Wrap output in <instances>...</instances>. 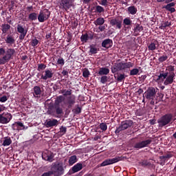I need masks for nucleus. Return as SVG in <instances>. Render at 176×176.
Here are the masks:
<instances>
[{"instance_id": "obj_1", "label": "nucleus", "mask_w": 176, "mask_h": 176, "mask_svg": "<svg viewBox=\"0 0 176 176\" xmlns=\"http://www.w3.org/2000/svg\"><path fill=\"white\" fill-rule=\"evenodd\" d=\"M65 98L63 96H58L52 106L50 107L47 111L48 115L54 116V118H59L60 115H63V104L60 105Z\"/></svg>"}, {"instance_id": "obj_2", "label": "nucleus", "mask_w": 176, "mask_h": 176, "mask_svg": "<svg viewBox=\"0 0 176 176\" xmlns=\"http://www.w3.org/2000/svg\"><path fill=\"white\" fill-rule=\"evenodd\" d=\"M0 65H5L7 63H9L10 60H13V57L16 56V50L14 48H0Z\"/></svg>"}, {"instance_id": "obj_3", "label": "nucleus", "mask_w": 176, "mask_h": 176, "mask_svg": "<svg viewBox=\"0 0 176 176\" xmlns=\"http://www.w3.org/2000/svg\"><path fill=\"white\" fill-rule=\"evenodd\" d=\"M134 67V63L131 62H120L115 63L113 68L112 69L113 74L115 72H118L119 71H127V69H130V68H133Z\"/></svg>"}, {"instance_id": "obj_4", "label": "nucleus", "mask_w": 176, "mask_h": 176, "mask_svg": "<svg viewBox=\"0 0 176 176\" xmlns=\"http://www.w3.org/2000/svg\"><path fill=\"white\" fill-rule=\"evenodd\" d=\"M173 120H174V115L171 113H168L158 119L157 123L160 127H164V126H167V124L171 123Z\"/></svg>"}, {"instance_id": "obj_5", "label": "nucleus", "mask_w": 176, "mask_h": 176, "mask_svg": "<svg viewBox=\"0 0 176 176\" xmlns=\"http://www.w3.org/2000/svg\"><path fill=\"white\" fill-rule=\"evenodd\" d=\"M51 172L52 173V175H63L64 174V166H63V164L52 163L51 165Z\"/></svg>"}, {"instance_id": "obj_6", "label": "nucleus", "mask_w": 176, "mask_h": 176, "mask_svg": "<svg viewBox=\"0 0 176 176\" xmlns=\"http://www.w3.org/2000/svg\"><path fill=\"white\" fill-rule=\"evenodd\" d=\"M133 126L132 120H126L122 122L120 126L118 127L115 131L116 134L118 135L120 133V131H123L124 130H127L129 127H131Z\"/></svg>"}, {"instance_id": "obj_7", "label": "nucleus", "mask_w": 176, "mask_h": 176, "mask_svg": "<svg viewBox=\"0 0 176 176\" xmlns=\"http://www.w3.org/2000/svg\"><path fill=\"white\" fill-rule=\"evenodd\" d=\"M12 118L13 116H12V113L9 112H3L0 114V123L1 124H8Z\"/></svg>"}, {"instance_id": "obj_8", "label": "nucleus", "mask_w": 176, "mask_h": 176, "mask_svg": "<svg viewBox=\"0 0 176 176\" xmlns=\"http://www.w3.org/2000/svg\"><path fill=\"white\" fill-rule=\"evenodd\" d=\"M49 17H50V11H49L47 9H45L40 11L38 16V20L39 23H44V21H46Z\"/></svg>"}, {"instance_id": "obj_9", "label": "nucleus", "mask_w": 176, "mask_h": 176, "mask_svg": "<svg viewBox=\"0 0 176 176\" xmlns=\"http://www.w3.org/2000/svg\"><path fill=\"white\" fill-rule=\"evenodd\" d=\"M156 96V89L155 87H149L144 94L143 96L147 100H153Z\"/></svg>"}, {"instance_id": "obj_10", "label": "nucleus", "mask_w": 176, "mask_h": 176, "mask_svg": "<svg viewBox=\"0 0 176 176\" xmlns=\"http://www.w3.org/2000/svg\"><path fill=\"white\" fill-rule=\"evenodd\" d=\"M122 23H123V21L118 18L110 20V25L113 27L115 30H122Z\"/></svg>"}, {"instance_id": "obj_11", "label": "nucleus", "mask_w": 176, "mask_h": 176, "mask_svg": "<svg viewBox=\"0 0 176 176\" xmlns=\"http://www.w3.org/2000/svg\"><path fill=\"white\" fill-rule=\"evenodd\" d=\"M151 142H152V140L149 139L143 140L142 142L135 143L134 145V148L135 149H142V148H146V146H148V145H150Z\"/></svg>"}, {"instance_id": "obj_12", "label": "nucleus", "mask_w": 176, "mask_h": 176, "mask_svg": "<svg viewBox=\"0 0 176 176\" xmlns=\"http://www.w3.org/2000/svg\"><path fill=\"white\" fill-rule=\"evenodd\" d=\"M76 102V97L75 95H71L70 96L67 97L65 105L67 106L68 108H72L73 105H75Z\"/></svg>"}, {"instance_id": "obj_13", "label": "nucleus", "mask_w": 176, "mask_h": 176, "mask_svg": "<svg viewBox=\"0 0 176 176\" xmlns=\"http://www.w3.org/2000/svg\"><path fill=\"white\" fill-rule=\"evenodd\" d=\"M174 78H175V73L171 72L169 74V75L168 74L166 78H164V86H168V85H171L174 82Z\"/></svg>"}, {"instance_id": "obj_14", "label": "nucleus", "mask_w": 176, "mask_h": 176, "mask_svg": "<svg viewBox=\"0 0 176 176\" xmlns=\"http://www.w3.org/2000/svg\"><path fill=\"white\" fill-rule=\"evenodd\" d=\"M42 157L43 160H45L46 162H50V163H52V162H54V153L52 152L47 151V153H43Z\"/></svg>"}, {"instance_id": "obj_15", "label": "nucleus", "mask_w": 176, "mask_h": 176, "mask_svg": "<svg viewBox=\"0 0 176 176\" xmlns=\"http://www.w3.org/2000/svg\"><path fill=\"white\" fill-rule=\"evenodd\" d=\"M120 160V158L119 157H115V158H111V159H107L104 160L100 166L102 167H105V166H109L111 164H113L115 163H118Z\"/></svg>"}, {"instance_id": "obj_16", "label": "nucleus", "mask_w": 176, "mask_h": 176, "mask_svg": "<svg viewBox=\"0 0 176 176\" xmlns=\"http://www.w3.org/2000/svg\"><path fill=\"white\" fill-rule=\"evenodd\" d=\"M17 31L19 34H21L19 35V39L21 41H23V39H24V38H25V35H27V30L24 29V27H23V25L19 24L17 25Z\"/></svg>"}, {"instance_id": "obj_17", "label": "nucleus", "mask_w": 176, "mask_h": 176, "mask_svg": "<svg viewBox=\"0 0 176 176\" xmlns=\"http://www.w3.org/2000/svg\"><path fill=\"white\" fill-rule=\"evenodd\" d=\"M45 74H42L41 79H43V80H47V79H52L53 78V75H54V73H53V71H52V69H47L45 70Z\"/></svg>"}, {"instance_id": "obj_18", "label": "nucleus", "mask_w": 176, "mask_h": 176, "mask_svg": "<svg viewBox=\"0 0 176 176\" xmlns=\"http://www.w3.org/2000/svg\"><path fill=\"white\" fill-rule=\"evenodd\" d=\"M60 8L62 9H65V10H68L71 6H72V0H62L60 1Z\"/></svg>"}, {"instance_id": "obj_19", "label": "nucleus", "mask_w": 176, "mask_h": 176, "mask_svg": "<svg viewBox=\"0 0 176 176\" xmlns=\"http://www.w3.org/2000/svg\"><path fill=\"white\" fill-rule=\"evenodd\" d=\"M58 124V120L56 119H50L45 122L46 127H54Z\"/></svg>"}, {"instance_id": "obj_20", "label": "nucleus", "mask_w": 176, "mask_h": 176, "mask_svg": "<svg viewBox=\"0 0 176 176\" xmlns=\"http://www.w3.org/2000/svg\"><path fill=\"white\" fill-rule=\"evenodd\" d=\"M5 42L7 45L12 46V45H14V43H16V39L13 35L8 34L5 38Z\"/></svg>"}, {"instance_id": "obj_21", "label": "nucleus", "mask_w": 176, "mask_h": 176, "mask_svg": "<svg viewBox=\"0 0 176 176\" xmlns=\"http://www.w3.org/2000/svg\"><path fill=\"white\" fill-rule=\"evenodd\" d=\"M174 6H175V3H168L166 6H164L163 7V9H166V10H168V12H170V13H175V8H174Z\"/></svg>"}, {"instance_id": "obj_22", "label": "nucleus", "mask_w": 176, "mask_h": 176, "mask_svg": "<svg viewBox=\"0 0 176 176\" xmlns=\"http://www.w3.org/2000/svg\"><path fill=\"white\" fill-rule=\"evenodd\" d=\"M12 129L13 130H18V131H20V130H24L25 126L22 122H16L12 124Z\"/></svg>"}, {"instance_id": "obj_23", "label": "nucleus", "mask_w": 176, "mask_h": 176, "mask_svg": "<svg viewBox=\"0 0 176 176\" xmlns=\"http://www.w3.org/2000/svg\"><path fill=\"white\" fill-rule=\"evenodd\" d=\"M93 38H94V36L93 35V34H88L87 33L82 34L80 36L81 42H85V43L89 41V39L91 41Z\"/></svg>"}, {"instance_id": "obj_24", "label": "nucleus", "mask_w": 176, "mask_h": 176, "mask_svg": "<svg viewBox=\"0 0 176 176\" xmlns=\"http://www.w3.org/2000/svg\"><path fill=\"white\" fill-rule=\"evenodd\" d=\"M42 93V91L41 90V87L38 86H35L33 88V96L36 98H41V94Z\"/></svg>"}, {"instance_id": "obj_25", "label": "nucleus", "mask_w": 176, "mask_h": 176, "mask_svg": "<svg viewBox=\"0 0 176 176\" xmlns=\"http://www.w3.org/2000/svg\"><path fill=\"white\" fill-rule=\"evenodd\" d=\"M112 40L107 38L102 41V47H105L106 49H109L110 47H112Z\"/></svg>"}, {"instance_id": "obj_26", "label": "nucleus", "mask_w": 176, "mask_h": 176, "mask_svg": "<svg viewBox=\"0 0 176 176\" xmlns=\"http://www.w3.org/2000/svg\"><path fill=\"white\" fill-rule=\"evenodd\" d=\"M108 74H109V69L107 67H100L99 69L98 75L100 76H107Z\"/></svg>"}, {"instance_id": "obj_27", "label": "nucleus", "mask_w": 176, "mask_h": 176, "mask_svg": "<svg viewBox=\"0 0 176 176\" xmlns=\"http://www.w3.org/2000/svg\"><path fill=\"white\" fill-rule=\"evenodd\" d=\"M12 144V139L10 137H5L3 138V146H9Z\"/></svg>"}, {"instance_id": "obj_28", "label": "nucleus", "mask_w": 176, "mask_h": 176, "mask_svg": "<svg viewBox=\"0 0 176 176\" xmlns=\"http://www.w3.org/2000/svg\"><path fill=\"white\" fill-rule=\"evenodd\" d=\"M82 168H83L82 164L78 163L72 167V170L73 173H78V171H80Z\"/></svg>"}, {"instance_id": "obj_29", "label": "nucleus", "mask_w": 176, "mask_h": 176, "mask_svg": "<svg viewBox=\"0 0 176 176\" xmlns=\"http://www.w3.org/2000/svg\"><path fill=\"white\" fill-rule=\"evenodd\" d=\"M1 27L2 34H6V32H8L9 30H10V25L9 24H6V23L2 24Z\"/></svg>"}, {"instance_id": "obj_30", "label": "nucleus", "mask_w": 176, "mask_h": 176, "mask_svg": "<svg viewBox=\"0 0 176 176\" xmlns=\"http://www.w3.org/2000/svg\"><path fill=\"white\" fill-rule=\"evenodd\" d=\"M78 162V157L76 155H72L69 158V166H73V164H75Z\"/></svg>"}, {"instance_id": "obj_31", "label": "nucleus", "mask_w": 176, "mask_h": 176, "mask_svg": "<svg viewBox=\"0 0 176 176\" xmlns=\"http://www.w3.org/2000/svg\"><path fill=\"white\" fill-rule=\"evenodd\" d=\"M104 23H105V19L102 17H99L94 21L95 25H102Z\"/></svg>"}, {"instance_id": "obj_32", "label": "nucleus", "mask_w": 176, "mask_h": 176, "mask_svg": "<svg viewBox=\"0 0 176 176\" xmlns=\"http://www.w3.org/2000/svg\"><path fill=\"white\" fill-rule=\"evenodd\" d=\"M128 13L129 14H135L137 13V8H135V6H131L130 7L128 8Z\"/></svg>"}, {"instance_id": "obj_33", "label": "nucleus", "mask_w": 176, "mask_h": 176, "mask_svg": "<svg viewBox=\"0 0 176 176\" xmlns=\"http://www.w3.org/2000/svg\"><path fill=\"white\" fill-rule=\"evenodd\" d=\"M133 24V21L130 17H126L123 20V25L126 27V25H131Z\"/></svg>"}, {"instance_id": "obj_34", "label": "nucleus", "mask_w": 176, "mask_h": 176, "mask_svg": "<svg viewBox=\"0 0 176 176\" xmlns=\"http://www.w3.org/2000/svg\"><path fill=\"white\" fill-rule=\"evenodd\" d=\"M140 166H142L143 167H149L151 166H152V164L151 163V162L146 160H144L142 162H140Z\"/></svg>"}, {"instance_id": "obj_35", "label": "nucleus", "mask_w": 176, "mask_h": 176, "mask_svg": "<svg viewBox=\"0 0 176 176\" xmlns=\"http://www.w3.org/2000/svg\"><path fill=\"white\" fill-rule=\"evenodd\" d=\"M143 30L144 28L142 27V25H140V24H136L134 28V32H135L136 34H140V32H141V31H142Z\"/></svg>"}, {"instance_id": "obj_36", "label": "nucleus", "mask_w": 176, "mask_h": 176, "mask_svg": "<svg viewBox=\"0 0 176 176\" xmlns=\"http://www.w3.org/2000/svg\"><path fill=\"white\" fill-rule=\"evenodd\" d=\"M168 75V72L166 73H164V74H160V75L158 76L156 82H158V80H160V79H162V80H164V79H166V78H167V76Z\"/></svg>"}, {"instance_id": "obj_37", "label": "nucleus", "mask_w": 176, "mask_h": 176, "mask_svg": "<svg viewBox=\"0 0 176 176\" xmlns=\"http://www.w3.org/2000/svg\"><path fill=\"white\" fill-rule=\"evenodd\" d=\"M28 19L31 21H35L38 19V15L35 12L31 13L29 14Z\"/></svg>"}, {"instance_id": "obj_38", "label": "nucleus", "mask_w": 176, "mask_h": 176, "mask_svg": "<svg viewBox=\"0 0 176 176\" xmlns=\"http://www.w3.org/2000/svg\"><path fill=\"white\" fill-rule=\"evenodd\" d=\"M61 93L63 96H65V97L67 96H72V89H69V90H66V89H63L61 91Z\"/></svg>"}, {"instance_id": "obj_39", "label": "nucleus", "mask_w": 176, "mask_h": 176, "mask_svg": "<svg viewBox=\"0 0 176 176\" xmlns=\"http://www.w3.org/2000/svg\"><path fill=\"white\" fill-rule=\"evenodd\" d=\"M89 52L91 54H96L97 52H98V50L97 49V47H96V46L91 45Z\"/></svg>"}, {"instance_id": "obj_40", "label": "nucleus", "mask_w": 176, "mask_h": 176, "mask_svg": "<svg viewBox=\"0 0 176 176\" xmlns=\"http://www.w3.org/2000/svg\"><path fill=\"white\" fill-rule=\"evenodd\" d=\"M108 76H102L100 78V83H102V85H105V83H107V82H108Z\"/></svg>"}, {"instance_id": "obj_41", "label": "nucleus", "mask_w": 176, "mask_h": 176, "mask_svg": "<svg viewBox=\"0 0 176 176\" xmlns=\"http://www.w3.org/2000/svg\"><path fill=\"white\" fill-rule=\"evenodd\" d=\"M140 72V69L135 68L131 70L130 75L131 76H134L135 75H138V73Z\"/></svg>"}, {"instance_id": "obj_42", "label": "nucleus", "mask_w": 176, "mask_h": 176, "mask_svg": "<svg viewBox=\"0 0 176 176\" xmlns=\"http://www.w3.org/2000/svg\"><path fill=\"white\" fill-rule=\"evenodd\" d=\"M56 64L58 65H60V67H63L64 65V64H65V61L64 60V58H63L62 57H60L57 60Z\"/></svg>"}, {"instance_id": "obj_43", "label": "nucleus", "mask_w": 176, "mask_h": 176, "mask_svg": "<svg viewBox=\"0 0 176 176\" xmlns=\"http://www.w3.org/2000/svg\"><path fill=\"white\" fill-rule=\"evenodd\" d=\"M171 25V23H170L168 21L164 22L162 23L161 26H160V30H164L166 27H170Z\"/></svg>"}, {"instance_id": "obj_44", "label": "nucleus", "mask_w": 176, "mask_h": 176, "mask_svg": "<svg viewBox=\"0 0 176 176\" xmlns=\"http://www.w3.org/2000/svg\"><path fill=\"white\" fill-rule=\"evenodd\" d=\"M100 129L102 131H107V130L108 129V126L107 125V124L102 122V123L100 124Z\"/></svg>"}, {"instance_id": "obj_45", "label": "nucleus", "mask_w": 176, "mask_h": 176, "mask_svg": "<svg viewBox=\"0 0 176 176\" xmlns=\"http://www.w3.org/2000/svg\"><path fill=\"white\" fill-rule=\"evenodd\" d=\"M167 58H168V56H167L166 54H164L158 58V61H160V63H164Z\"/></svg>"}, {"instance_id": "obj_46", "label": "nucleus", "mask_w": 176, "mask_h": 176, "mask_svg": "<svg viewBox=\"0 0 176 176\" xmlns=\"http://www.w3.org/2000/svg\"><path fill=\"white\" fill-rule=\"evenodd\" d=\"M82 76L84 78H89V76H90V72L89 71V69H85L83 70Z\"/></svg>"}, {"instance_id": "obj_47", "label": "nucleus", "mask_w": 176, "mask_h": 176, "mask_svg": "<svg viewBox=\"0 0 176 176\" xmlns=\"http://www.w3.org/2000/svg\"><path fill=\"white\" fill-rule=\"evenodd\" d=\"M43 69H46V65H45L44 63L38 64L37 70L43 71Z\"/></svg>"}, {"instance_id": "obj_48", "label": "nucleus", "mask_w": 176, "mask_h": 176, "mask_svg": "<svg viewBox=\"0 0 176 176\" xmlns=\"http://www.w3.org/2000/svg\"><path fill=\"white\" fill-rule=\"evenodd\" d=\"M148 50H156V43H151L148 46Z\"/></svg>"}, {"instance_id": "obj_49", "label": "nucleus", "mask_w": 176, "mask_h": 176, "mask_svg": "<svg viewBox=\"0 0 176 176\" xmlns=\"http://www.w3.org/2000/svg\"><path fill=\"white\" fill-rule=\"evenodd\" d=\"M96 10L97 13H102V12H104V8H102V6H96Z\"/></svg>"}, {"instance_id": "obj_50", "label": "nucleus", "mask_w": 176, "mask_h": 176, "mask_svg": "<svg viewBox=\"0 0 176 176\" xmlns=\"http://www.w3.org/2000/svg\"><path fill=\"white\" fill-rule=\"evenodd\" d=\"M38 43H39V41H38V39L34 38L32 40L31 45L33 46V47H35Z\"/></svg>"}, {"instance_id": "obj_51", "label": "nucleus", "mask_w": 176, "mask_h": 176, "mask_svg": "<svg viewBox=\"0 0 176 176\" xmlns=\"http://www.w3.org/2000/svg\"><path fill=\"white\" fill-rule=\"evenodd\" d=\"M8 100H9V97H8L6 96H3L0 97V102H6V101H8Z\"/></svg>"}, {"instance_id": "obj_52", "label": "nucleus", "mask_w": 176, "mask_h": 176, "mask_svg": "<svg viewBox=\"0 0 176 176\" xmlns=\"http://www.w3.org/2000/svg\"><path fill=\"white\" fill-rule=\"evenodd\" d=\"M123 79H126V76H124V74H120L118 76L117 80H118V82H122Z\"/></svg>"}, {"instance_id": "obj_53", "label": "nucleus", "mask_w": 176, "mask_h": 176, "mask_svg": "<svg viewBox=\"0 0 176 176\" xmlns=\"http://www.w3.org/2000/svg\"><path fill=\"white\" fill-rule=\"evenodd\" d=\"M173 157L171 154H167L166 155H162L160 157V160H163L164 159H170Z\"/></svg>"}, {"instance_id": "obj_54", "label": "nucleus", "mask_w": 176, "mask_h": 176, "mask_svg": "<svg viewBox=\"0 0 176 176\" xmlns=\"http://www.w3.org/2000/svg\"><path fill=\"white\" fill-rule=\"evenodd\" d=\"M60 133L62 134V135H64V134L67 133V128L65 126H62L60 129Z\"/></svg>"}, {"instance_id": "obj_55", "label": "nucleus", "mask_w": 176, "mask_h": 176, "mask_svg": "<svg viewBox=\"0 0 176 176\" xmlns=\"http://www.w3.org/2000/svg\"><path fill=\"white\" fill-rule=\"evenodd\" d=\"M166 69L170 72V74H171V72H174V71L175 70L174 66L173 65L168 66Z\"/></svg>"}, {"instance_id": "obj_56", "label": "nucleus", "mask_w": 176, "mask_h": 176, "mask_svg": "<svg viewBox=\"0 0 176 176\" xmlns=\"http://www.w3.org/2000/svg\"><path fill=\"white\" fill-rule=\"evenodd\" d=\"M100 5H102V6H107L108 5V0H102Z\"/></svg>"}, {"instance_id": "obj_57", "label": "nucleus", "mask_w": 176, "mask_h": 176, "mask_svg": "<svg viewBox=\"0 0 176 176\" xmlns=\"http://www.w3.org/2000/svg\"><path fill=\"white\" fill-rule=\"evenodd\" d=\"M53 175V173L52 170H50L48 172L44 173L41 176H51Z\"/></svg>"}, {"instance_id": "obj_58", "label": "nucleus", "mask_w": 176, "mask_h": 176, "mask_svg": "<svg viewBox=\"0 0 176 176\" xmlns=\"http://www.w3.org/2000/svg\"><path fill=\"white\" fill-rule=\"evenodd\" d=\"M82 112V109L80 107H77L75 109V113H80Z\"/></svg>"}, {"instance_id": "obj_59", "label": "nucleus", "mask_w": 176, "mask_h": 176, "mask_svg": "<svg viewBox=\"0 0 176 176\" xmlns=\"http://www.w3.org/2000/svg\"><path fill=\"white\" fill-rule=\"evenodd\" d=\"M62 75H63V76H68V70L67 69L63 70Z\"/></svg>"}, {"instance_id": "obj_60", "label": "nucleus", "mask_w": 176, "mask_h": 176, "mask_svg": "<svg viewBox=\"0 0 176 176\" xmlns=\"http://www.w3.org/2000/svg\"><path fill=\"white\" fill-rule=\"evenodd\" d=\"M5 106L2 105V104H0V113L1 112L5 111Z\"/></svg>"}, {"instance_id": "obj_61", "label": "nucleus", "mask_w": 176, "mask_h": 176, "mask_svg": "<svg viewBox=\"0 0 176 176\" xmlns=\"http://www.w3.org/2000/svg\"><path fill=\"white\" fill-rule=\"evenodd\" d=\"M98 30H100V31H101V32H102V31H104V30H105V26H101L100 25L98 27Z\"/></svg>"}, {"instance_id": "obj_62", "label": "nucleus", "mask_w": 176, "mask_h": 176, "mask_svg": "<svg viewBox=\"0 0 176 176\" xmlns=\"http://www.w3.org/2000/svg\"><path fill=\"white\" fill-rule=\"evenodd\" d=\"M34 9V7L32 6H29L27 8V10H28V12H31V10H32Z\"/></svg>"}, {"instance_id": "obj_63", "label": "nucleus", "mask_w": 176, "mask_h": 176, "mask_svg": "<svg viewBox=\"0 0 176 176\" xmlns=\"http://www.w3.org/2000/svg\"><path fill=\"white\" fill-rule=\"evenodd\" d=\"M151 124H155L156 123V121L155 120H150Z\"/></svg>"}, {"instance_id": "obj_64", "label": "nucleus", "mask_w": 176, "mask_h": 176, "mask_svg": "<svg viewBox=\"0 0 176 176\" xmlns=\"http://www.w3.org/2000/svg\"><path fill=\"white\" fill-rule=\"evenodd\" d=\"M173 138H175V140H176V132L173 133Z\"/></svg>"}]
</instances>
